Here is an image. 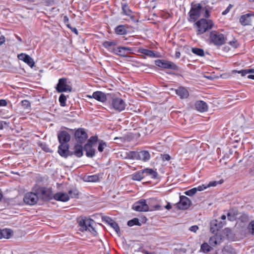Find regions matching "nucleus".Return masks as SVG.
Returning <instances> with one entry per match:
<instances>
[{"label":"nucleus","instance_id":"f257e3e1","mask_svg":"<svg viewBox=\"0 0 254 254\" xmlns=\"http://www.w3.org/2000/svg\"><path fill=\"white\" fill-rule=\"evenodd\" d=\"M214 24L210 19L201 18L194 23V26L196 29L197 35H201L207 31L212 29Z\"/></svg>","mask_w":254,"mask_h":254},{"label":"nucleus","instance_id":"f03ea898","mask_svg":"<svg viewBox=\"0 0 254 254\" xmlns=\"http://www.w3.org/2000/svg\"><path fill=\"white\" fill-rule=\"evenodd\" d=\"M78 224L80 227L81 231H88L93 235L96 234V231L94 228L95 222L93 220L86 217L82 218L78 221Z\"/></svg>","mask_w":254,"mask_h":254},{"label":"nucleus","instance_id":"7ed1b4c3","mask_svg":"<svg viewBox=\"0 0 254 254\" xmlns=\"http://www.w3.org/2000/svg\"><path fill=\"white\" fill-rule=\"evenodd\" d=\"M203 14L202 5L200 3L191 4L190 10L189 12V22H195Z\"/></svg>","mask_w":254,"mask_h":254},{"label":"nucleus","instance_id":"20e7f679","mask_svg":"<svg viewBox=\"0 0 254 254\" xmlns=\"http://www.w3.org/2000/svg\"><path fill=\"white\" fill-rule=\"evenodd\" d=\"M210 42L217 46H220L224 44L226 41L224 35L217 31H212L210 33Z\"/></svg>","mask_w":254,"mask_h":254},{"label":"nucleus","instance_id":"39448f33","mask_svg":"<svg viewBox=\"0 0 254 254\" xmlns=\"http://www.w3.org/2000/svg\"><path fill=\"white\" fill-rule=\"evenodd\" d=\"M56 89L59 93L71 92V86L68 83L67 80L65 78L59 79V81L56 87Z\"/></svg>","mask_w":254,"mask_h":254},{"label":"nucleus","instance_id":"423d86ee","mask_svg":"<svg viewBox=\"0 0 254 254\" xmlns=\"http://www.w3.org/2000/svg\"><path fill=\"white\" fill-rule=\"evenodd\" d=\"M126 103L124 100L120 98H115L112 101V107L119 112L124 111L126 108Z\"/></svg>","mask_w":254,"mask_h":254},{"label":"nucleus","instance_id":"0eeeda50","mask_svg":"<svg viewBox=\"0 0 254 254\" xmlns=\"http://www.w3.org/2000/svg\"><path fill=\"white\" fill-rule=\"evenodd\" d=\"M132 209L136 211L146 212L149 211V207L145 199H141L134 203Z\"/></svg>","mask_w":254,"mask_h":254},{"label":"nucleus","instance_id":"6e6552de","mask_svg":"<svg viewBox=\"0 0 254 254\" xmlns=\"http://www.w3.org/2000/svg\"><path fill=\"white\" fill-rule=\"evenodd\" d=\"M23 200L26 204L33 205L37 202L38 197L35 193L31 192H28L24 195Z\"/></svg>","mask_w":254,"mask_h":254},{"label":"nucleus","instance_id":"1a4fd4ad","mask_svg":"<svg viewBox=\"0 0 254 254\" xmlns=\"http://www.w3.org/2000/svg\"><path fill=\"white\" fill-rule=\"evenodd\" d=\"M87 137V134L83 128H79L75 132L76 141L80 144L84 143L86 140Z\"/></svg>","mask_w":254,"mask_h":254},{"label":"nucleus","instance_id":"9d476101","mask_svg":"<svg viewBox=\"0 0 254 254\" xmlns=\"http://www.w3.org/2000/svg\"><path fill=\"white\" fill-rule=\"evenodd\" d=\"M180 200L177 203V207L179 209L185 210L188 209L191 204L190 200L187 196H181Z\"/></svg>","mask_w":254,"mask_h":254},{"label":"nucleus","instance_id":"9b49d317","mask_svg":"<svg viewBox=\"0 0 254 254\" xmlns=\"http://www.w3.org/2000/svg\"><path fill=\"white\" fill-rule=\"evenodd\" d=\"M87 97L89 98H94L102 103L106 102L107 100L106 95L104 93L99 91L94 92L92 95H87Z\"/></svg>","mask_w":254,"mask_h":254},{"label":"nucleus","instance_id":"f8f14e48","mask_svg":"<svg viewBox=\"0 0 254 254\" xmlns=\"http://www.w3.org/2000/svg\"><path fill=\"white\" fill-rule=\"evenodd\" d=\"M17 57L19 60L23 61L31 67H33L35 65V62H34L33 59L26 54H20L18 55Z\"/></svg>","mask_w":254,"mask_h":254},{"label":"nucleus","instance_id":"ddd939ff","mask_svg":"<svg viewBox=\"0 0 254 254\" xmlns=\"http://www.w3.org/2000/svg\"><path fill=\"white\" fill-rule=\"evenodd\" d=\"M59 141L60 144H66L70 139V136L66 131L60 132L58 135Z\"/></svg>","mask_w":254,"mask_h":254},{"label":"nucleus","instance_id":"4468645a","mask_svg":"<svg viewBox=\"0 0 254 254\" xmlns=\"http://www.w3.org/2000/svg\"><path fill=\"white\" fill-rule=\"evenodd\" d=\"M148 205L149 207V211L161 210L163 209L162 206L157 203V200L155 198H150L148 200Z\"/></svg>","mask_w":254,"mask_h":254},{"label":"nucleus","instance_id":"2eb2a0df","mask_svg":"<svg viewBox=\"0 0 254 254\" xmlns=\"http://www.w3.org/2000/svg\"><path fill=\"white\" fill-rule=\"evenodd\" d=\"M156 64L160 67L168 69H175L176 65L172 62L164 60H158L156 61Z\"/></svg>","mask_w":254,"mask_h":254},{"label":"nucleus","instance_id":"dca6fc26","mask_svg":"<svg viewBox=\"0 0 254 254\" xmlns=\"http://www.w3.org/2000/svg\"><path fill=\"white\" fill-rule=\"evenodd\" d=\"M175 93L181 99H187L189 96L188 90L182 86L175 89Z\"/></svg>","mask_w":254,"mask_h":254},{"label":"nucleus","instance_id":"f3484780","mask_svg":"<svg viewBox=\"0 0 254 254\" xmlns=\"http://www.w3.org/2000/svg\"><path fill=\"white\" fill-rule=\"evenodd\" d=\"M224 223L223 222H219L217 220H213L211 221L210 224V230L213 233H215L221 228Z\"/></svg>","mask_w":254,"mask_h":254},{"label":"nucleus","instance_id":"a211bd4d","mask_svg":"<svg viewBox=\"0 0 254 254\" xmlns=\"http://www.w3.org/2000/svg\"><path fill=\"white\" fill-rule=\"evenodd\" d=\"M53 198L54 199L63 202H66L69 199L68 194L65 192H59L55 193Z\"/></svg>","mask_w":254,"mask_h":254},{"label":"nucleus","instance_id":"6ab92c4d","mask_svg":"<svg viewBox=\"0 0 254 254\" xmlns=\"http://www.w3.org/2000/svg\"><path fill=\"white\" fill-rule=\"evenodd\" d=\"M254 16V14L247 13L242 15L240 18V22L244 26L251 25L252 22L251 16Z\"/></svg>","mask_w":254,"mask_h":254},{"label":"nucleus","instance_id":"aec40b11","mask_svg":"<svg viewBox=\"0 0 254 254\" xmlns=\"http://www.w3.org/2000/svg\"><path fill=\"white\" fill-rule=\"evenodd\" d=\"M138 52L149 58L158 57V55L157 53H154L153 51L148 49L140 48L138 50Z\"/></svg>","mask_w":254,"mask_h":254},{"label":"nucleus","instance_id":"412c9836","mask_svg":"<svg viewBox=\"0 0 254 254\" xmlns=\"http://www.w3.org/2000/svg\"><path fill=\"white\" fill-rule=\"evenodd\" d=\"M196 110L200 112H204L207 110V104L202 101H198L195 104Z\"/></svg>","mask_w":254,"mask_h":254},{"label":"nucleus","instance_id":"4be33fe9","mask_svg":"<svg viewBox=\"0 0 254 254\" xmlns=\"http://www.w3.org/2000/svg\"><path fill=\"white\" fill-rule=\"evenodd\" d=\"M84 150L86 152V155L88 157H93L95 154V149L91 145L85 144Z\"/></svg>","mask_w":254,"mask_h":254},{"label":"nucleus","instance_id":"5701e85b","mask_svg":"<svg viewBox=\"0 0 254 254\" xmlns=\"http://www.w3.org/2000/svg\"><path fill=\"white\" fill-rule=\"evenodd\" d=\"M13 234V232L11 230L9 229H0V239L2 238L9 239L11 237Z\"/></svg>","mask_w":254,"mask_h":254},{"label":"nucleus","instance_id":"b1692460","mask_svg":"<svg viewBox=\"0 0 254 254\" xmlns=\"http://www.w3.org/2000/svg\"><path fill=\"white\" fill-rule=\"evenodd\" d=\"M221 243V238L220 236L214 235L211 237L209 240V243L212 247H215L217 245H220Z\"/></svg>","mask_w":254,"mask_h":254},{"label":"nucleus","instance_id":"393cba45","mask_svg":"<svg viewBox=\"0 0 254 254\" xmlns=\"http://www.w3.org/2000/svg\"><path fill=\"white\" fill-rule=\"evenodd\" d=\"M150 158V155L148 151L142 150L138 152V159L143 161L146 162L148 161Z\"/></svg>","mask_w":254,"mask_h":254},{"label":"nucleus","instance_id":"a878e982","mask_svg":"<svg viewBox=\"0 0 254 254\" xmlns=\"http://www.w3.org/2000/svg\"><path fill=\"white\" fill-rule=\"evenodd\" d=\"M68 150V145L67 144H60L59 146L58 152L62 156H66Z\"/></svg>","mask_w":254,"mask_h":254},{"label":"nucleus","instance_id":"bb28decb","mask_svg":"<svg viewBox=\"0 0 254 254\" xmlns=\"http://www.w3.org/2000/svg\"><path fill=\"white\" fill-rule=\"evenodd\" d=\"M117 43L115 41H105L103 43L104 47L109 51L113 53L116 47Z\"/></svg>","mask_w":254,"mask_h":254},{"label":"nucleus","instance_id":"cd10ccee","mask_svg":"<svg viewBox=\"0 0 254 254\" xmlns=\"http://www.w3.org/2000/svg\"><path fill=\"white\" fill-rule=\"evenodd\" d=\"M108 224L115 230L116 232L119 234L120 233V230L118 224L113 219L108 218L107 220Z\"/></svg>","mask_w":254,"mask_h":254},{"label":"nucleus","instance_id":"c85d7f7f","mask_svg":"<svg viewBox=\"0 0 254 254\" xmlns=\"http://www.w3.org/2000/svg\"><path fill=\"white\" fill-rule=\"evenodd\" d=\"M145 177L150 176L153 179H155L157 177L158 174L157 172L150 168H146L142 170Z\"/></svg>","mask_w":254,"mask_h":254},{"label":"nucleus","instance_id":"c756f323","mask_svg":"<svg viewBox=\"0 0 254 254\" xmlns=\"http://www.w3.org/2000/svg\"><path fill=\"white\" fill-rule=\"evenodd\" d=\"M145 177L143 170H140L131 175V179L134 181H140Z\"/></svg>","mask_w":254,"mask_h":254},{"label":"nucleus","instance_id":"7c9ffc66","mask_svg":"<svg viewBox=\"0 0 254 254\" xmlns=\"http://www.w3.org/2000/svg\"><path fill=\"white\" fill-rule=\"evenodd\" d=\"M42 196L43 199L46 200H50L53 197L51 191L47 189H43L42 190Z\"/></svg>","mask_w":254,"mask_h":254},{"label":"nucleus","instance_id":"2f4dec72","mask_svg":"<svg viewBox=\"0 0 254 254\" xmlns=\"http://www.w3.org/2000/svg\"><path fill=\"white\" fill-rule=\"evenodd\" d=\"M82 144H77L74 146V155L77 157H81L83 155V147Z\"/></svg>","mask_w":254,"mask_h":254},{"label":"nucleus","instance_id":"473e14b6","mask_svg":"<svg viewBox=\"0 0 254 254\" xmlns=\"http://www.w3.org/2000/svg\"><path fill=\"white\" fill-rule=\"evenodd\" d=\"M222 252L223 254H236L235 250L231 246H225L223 248Z\"/></svg>","mask_w":254,"mask_h":254},{"label":"nucleus","instance_id":"72a5a7b5","mask_svg":"<svg viewBox=\"0 0 254 254\" xmlns=\"http://www.w3.org/2000/svg\"><path fill=\"white\" fill-rule=\"evenodd\" d=\"M115 32L118 35H125L127 33L125 26L123 25L117 26L115 29Z\"/></svg>","mask_w":254,"mask_h":254},{"label":"nucleus","instance_id":"f704fd0d","mask_svg":"<svg viewBox=\"0 0 254 254\" xmlns=\"http://www.w3.org/2000/svg\"><path fill=\"white\" fill-rule=\"evenodd\" d=\"M113 53L120 56L124 57H126L123 47H119L116 48Z\"/></svg>","mask_w":254,"mask_h":254},{"label":"nucleus","instance_id":"c9c22d12","mask_svg":"<svg viewBox=\"0 0 254 254\" xmlns=\"http://www.w3.org/2000/svg\"><path fill=\"white\" fill-rule=\"evenodd\" d=\"M192 52L198 56L203 57L204 55V52L203 49L197 48H193L191 50Z\"/></svg>","mask_w":254,"mask_h":254},{"label":"nucleus","instance_id":"e433bc0d","mask_svg":"<svg viewBox=\"0 0 254 254\" xmlns=\"http://www.w3.org/2000/svg\"><path fill=\"white\" fill-rule=\"evenodd\" d=\"M127 158L132 160H138V152L135 151H129L127 154Z\"/></svg>","mask_w":254,"mask_h":254},{"label":"nucleus","instance_id":"4c0bfd02","mask_svg":"<svg viewBox=\"0 0 254 254\" xmlns=\"http://www.w3.org/2000/svg\"><path fill=\"white\" fill-rule=\"evenodd\" d=\"M127 225L128 226L131 227L134 225H137V226H140L141 224L139 221V220L138 218H133L130 220H129L127 222Z\"/></svg>","mask_w":254,"mask_h":254},{"label":"nucleus","instance_id":"58836bf2","mask_svg":"<svg viewBox=\"0 0 254 254\" xmlns=\"http://www.w3.org/2000/svg\"><path fill=\"white\" fill-rule=\"evenodd\" d=\"M237 213L234 210L230 211L227 213L228 219L230 221H234L236 218Z\"/></svg>","mask_w":254,"mask_h":254},{"label":"nucleus","instance_id":"ea45409f","mask_svg":"<svg viewBox=\"0 0 254 254\" xmlns=\"http://www.w3.org/2000/svg\"><path fill=\"white\" fill-rule=\"evenodd\" d=\"M99 180V176L97 175L88 176L86 178V181L89 182H96Z\"/></svg>","mask_w":254,"mask_h":254},{"label":"nucleus","instance_id":"a19ab883","mask_svg":"<svg viewBox=\"0 0 254 254\" xmlns=\"http://www.w3.org/2000/svg\"><path fill=\"white\" fill-rule=\"evenodd\" d=\"M201 250L204 253H207L211 251V246L206 243H204L201 246Z\"/></svg>","mask_w":254,"mask_h":254},{"label":"nucleus","instance_id":"79ce46f5","mask_svg":"<svg viewBox=\"0 0 254 254\" xmlns=\"http://www.w3.org/2000/svg\"><path fill=\"white\" fill-rule=\"evenodd\" d=\"M66 97L63 94H62L59 97V102L60 105L62 107H64L66 105Z\"/></svg>","mask_w":254,"mask_h":254},{"label":"nucleus","instance_id":"37998d69","mask_svg":"<svg viewBox=\"0 0 254 254\" xmlns=\"http://www.w3.org/2000/svg\"><path fill=\"white\" fill-rule=\"evenodd\" d=\"M68 193L71 198H76L79 194V192L76 189H73L68 191Z\"/></svg>","mask_w":254,"mask_h":254},{"label":"nucleus","instance_id":"c03bdc74","mask_svg":"<svg viewBox=\"0 0 254 254\" xmlns=\"http://www.w3.org/2000/svg\"><path fill=\"white\" fill-rule=\"evenodd\" d=\"M97 136H92L90 137V138L88 139L87 143H86L85 144L91 145L92 146H93L94 144L97 141Z\"/></svg>","mask_w":254,"mask_h":254},{"label":"nucleus","instance_id":"a18cd8bd","mask_svg":"<svg viewBox=\"0 0 254 254\" xmlns=\"http://www.w3.org/2000/svg\"><path fill=\"white\" fill-rule=\"evenodd\" d=\"M107 143L103 140H100L98 150L99 152H102L103 151L104 148L107 147Z\"/></svg>","mask_w":254,"mask_h":254},{"label":"nucleus","instance_id":"49530a36","mask_svg":"<svg viewBox=\"0 0 254 254\" xmlns=\"http://www.w3.org/2000/svg\"><path fill=\"white\" fill-rule=\"evenodd\" d=\"M203 14H202L203 17L205 18H208L210 16V10L208 9L206 6H203Z\"/></svg>","mask_w":254,"mask_h":254},{"label":"nucleus","instance_id":"de8ad7c7","mask_svg":"<svg viewBox=\"0 0 254 254\" xmlns=\"http://www.w3.org/2000/svg\"><path fill=\"white\" fill-rule=\"evenodd\" d=\"M122 9L125 15H129L130 14L131 11L128 9V7L126 4H122Z\"/></svg>","mask_w":254,"mask_h":254},{"label":"nucleus","instance_id":"09e8293b","mask_svg":"<svg viewBox=\"0 0 254 254\" xmlns=\"http://www.w3.org/2000/svg\"><path fill=\"white\" fill-rule=\"evenodd\" d=\"M21 103L22 106L24 107V109H29L31 106L30 103L28 100H22L21 102Z\"/></svg>","mask_w":254,"mask_h":254},{"label":"nucleus","instance_id":"8fccbe9b","mask_svg":"<svg viewBox=\"0 0 254 254\" xmlns=\"http://www.w3.org/2000/svg\"><path fill=\"white\" fill-rule=\"evenodd\" d=\"M248 230L251 234L254 235V220L249 224Z\"/></svg>","mask_w":254,"mask_h":254},{"label":"nucleus","instance_id":"3c124183","mask_svg":"<svg viewBox=\"0 0 254 254\" xmlns=\"http://www.w3.org/2000/svg\"><path fill=\"white\" fill-rule=\"evenodd\" d=\"M196 192V190L195 188L189 190L185 192V194L188 196H192Z\"/></svg>","mask_w":254,"mask_h":254},{"label":"nucleus","instance_id":"603ef678","mask_svg":"<svg viewBox=\"0 0 254 254\" xmlns=\"http://www.w3.org/2000/svg\"><path fill=\"white\" fill-rule=\"evenodd\" d=\"M229 44L233 48H236L239 46V43L236 40H233L229 42Z\"/></svg>","mask_w":254,"mask_h":254},{"label":"nucleus","instance_id":"864d4df0","mask_svg":"<svg viewBox=\"0 0 254 254\" xmlns=\"http://www.w3.org/2000/svg\"><path fill=\"white\" fill-rule=\"evenodd\" d=\"M195 189H196V192L197 191H202V190H204L206 189L207 188V185H200V186H198L196 188H195Z\"/></svg>","mask_w":254,"mask_h":254},{"label":"nucleus","instance_id":"5fc2aeb1","mask_svg":"<svg viewBox=\"0 0 254 254\" xmlns=\"http://www.w3.org/2000/svg\"><path fill=\"white\" fill-rule=\"evenodd\" d=\"M237 72L238 73H240L242 76H244L246 75L247 74H249L248 69H245L237 71Z\"/></svg>","mask_w":254,"mask_h":254},{"label":"nucleus","instance_id":"6e6d98bb","mask_svg":"<svg viewBox=\"0 0 254 254\" xmlns=\"http://www.w3.org/2000/svg\"><path fill=\"white\" fill-rule=\"evenodd\" d=\"M218 184L217 181H212L209 182L207 185V188L212 187H215Z\"/></svg>","mask_w":254,"mask_h":254},{"label":"nucleus","instance_id":"4d7b16f0","mask_svg":"<svg viewBox=\"0 0 254 254\" xmlns=\"http://www.w3.org/2000/svg\"><path fill=\"white\" fill-rule=\"evenodd\" d=\"M198 229V227L197 225H193L190 227L189 230L191 232H196Z\"/></svg>","mask_w":254,"mask_h":254},{"label":"nucleus","instance_id":"13d9d810","mask_svg":"<svg viewBox=\"0 0 254 254\" xmlns=\"http://www.w3.org/2000/svg\"><path fill=\"white\" fill-rule=\"evenodd\" d=\"M66 25H67V27H68L69 28H70L71 29V30L72 32H73L74 33H75L76 35L78 34V30H77V29L76 28L72 27L69 24H66Z\"/></svg>","mask_w":254,"mask_h":254},{"label":"nucleus","instance_id":"bf43d9fd","mask_svg":"<svg viewBox=\"0 0 254 254\" xmlns=\"http://www.w3.org/2000/svg\"><path fill=\"white\" fill-rule=\"evenodd\" d=\"M123 48L125 51V53H126V56H127L128 52H130L132 51V49L131 48H129V47H123Z\"/></svg>","mask_w":254,"mask_h":254},{"label":"nucleus","instance_id":"052dcab7","mask_svg":"<svg viewBox=\"0 0 254 254\" xmlns=\"http://www.w3.org/2000/svg\"><path fill=\"white\" fill-rule=\"evenodd\" d=\"M231 7H232L231 5V4H230V5H229L227 7V8H226L225 10H224V11L222 12V15H226V14H227V13L229 12V11H230V9H231Z\"/></svg>","mask_w":254,"mask_h":254},{"label":"nucleus","instance_id":"680f3d73","mask_svg":"<svg viewBox=\"0 0 254 254\" xmlns=\"http://www.w3.org/2000/svg\"><path fill=\"white\" fill-rule=\"evenodd\" d=\"M7 105V102L6 100L1 99L0 100V106H5Z\"/></svg>","mask_w":254,"mask_h":254},{"label":"nucleus","instance_id":"e2e57ef3","mask_svg":"<svg viewBox=\"0 0 254 254\" xmlns=\"http://www.w3.org/2000/svg\"><path fill=\"white\" fill-rule=\"evenodd\" d=\"M5 42V37L3 35H0V46Z\"/></svg>","mask_w":254,"mask_h":254},{"label":"nucleus","instance_id":"0e129e2a","mask_svg":"<svg viewBox=\"0 0 254 254\" xmlns=\"http://www.w3.org/2000/svg\"><path fill=\"white\" fill-rule=\"evenodd\" d=\"M171 157L168 154H165L163 156V159L165 160L169 161Z\"/></svg>","mask_w":254,"mask_h":254},{"label":"nucleus","instance_id":"69168bd1","mask_svg":"<svg viewBox=\"0 0 254 254\" xmlns=\"http://www.w3.org/2000/svg\"><path fill=\"white\" fill-rule=\"evenodd\" d=\"M165 208L167 210H170L172 208V206L170 203L168 202L167 204L165 206Z\"/></svg>","mask_w":254,"mask_h":254},{"label":"nucleus","instance_id":"338daca9","mask_svg":"<svg viewBox=\"0 0 254 254\" xmlns=\"http://www.w3.org/2000/svg\"><path fill=\"white\" fill-rule=\"evenodd\" d=\"M181 56V53L179 51H176L175 52V57L177 58V59H178Z\"/></svg>","mask_w":254,"mask_h":254},{"label":"nucleus","instance_id":"774afa93","mask_svg":"<svg viewBox=\"0 0 254 254\" xmlns=\"http://www.w3.org/2000/svg\"><path fill=\"white\" fill-rule=\"evenodd\" d=\"M248 72L249 73H254V68H248Z\"/></svg>","mask_w":254,"mask_h":254}]
</instances>
